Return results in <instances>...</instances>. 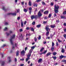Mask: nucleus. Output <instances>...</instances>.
Returning <instances> with one entry per match:
<instances>
[{
  "mask_svg": "<svg viewBox=\"0 0 66 66\" xmlns=\"http://www.w3.org/2000/svg\"><path fill=\"white\" fill-rule=\"evenodd\" d=\"M54 11L55 13H54V17H55L56 16V13H57L59 12V6L57 5L56 6V5H55L54 6Z\"/></svg>",
  "mask_w": 66,
  "mask_h": 66,
  "instance_id": "nucleus-1",
  "label": "nucleus"
},
{
  "mask_svg": "<svg viewBox=\"0 0 66 66\" xmlns=\"http://www.w3.org/2000/svg\"><path fill=\"white\" fill-rule=\"evenodd\" d=\"M15 38V35H13L12 36H11V38L10 40V43L12 45H13V39Z\"/></svg>",
  "mask_w": 66,
  "mask_h": 66,
  "instance_id": "nucleus-2",
  "label": "nucleus"
},
{
  "mask_svg": "<svg viewBox=\"0 0 66 66\" xmlns=\"http://www.w3.org/2000/svg\"><path fill=\"white\" fill-rule=\"evenodd\" d=\"M33 50V49H31L29 51V53L28 54V55H29L30 56H31V53L32 52Z\"/></svg>",
  "mask_w": 66,
  "mask_h": 66,
  "instance_id": "nucleus-3",
  "label": "nucleus"
},
{
  "mask_svg": "<svg viewBox=\"0 0 66 66\" xmlns=\"http://www.w3.org/2000/svg\"><path fill=\"white\" fill-rule=\"evenodd\" d=\"M8 15H13V16H16V14L15 13H9L7 14Z\"/></svg>",
  "mask_w": 66,
  "mask_h": 66,
  "instance_id": "nucleus-4",
  "label": "nucleus"
},
{
  "mask_svg": "<svg viewBox=\"0 0 66 66\" xmlns=\"http://www.w3.org/2000/svg\"><path fill=\"white\" fill-rule=\"evenodd\" d=\"M27 56V58H26V62H28V60L30 59V57L31 56H30V55H28Z\"/></svg>",
  "mask_w": 66,
  "mask_h": 66,
  "instance_id": "nucleus-5",
  "label": "nucleus"
},
{
  "mask_svg": "<svg viewBox=\"0 0 66 66\" xmlns=\"http://www.w3.org/2000/svg\"><path fill=\"white\" fill-rule=\"evenodd\" d=\"M42 16V14L40 13V12L39 11L38 13V17L39 18L40 17H41Z\"/></svg>",
  "mask_w": 66,
  "mask_h": 66,
  "instance_id": "nucleus-6",
  "label": "nucleus"
},
{
  "mask_svg": "<svg viewBox=\"0 0 66 66\" xmlns=\"http://www.w3.org/2000/svg\"><path fill=\"white\" fill-rule=\"evenodd\" d=\"M25 53V52L24 51V50L22 51L21 52V54L23 56V55H24Z\"/></svg>",
  "mask_w": 66,
  "mask_h": 66,
  "instance_id": "nucleus-7",
  "label": "nucleus"
},
{
  "mask_svg": "<svg viewBox=\"0 0 66 66\" xmlns=\"http://www.w3.org/2000/svg\"><path fill=\"white\" fill-rule=\"evenodd\" d=\"M49 35V31H47L46 32V39L47 38V37L48 36V35Z\"/></svg>",
  "mask_w": 66,
  "mask_h": 66,
  "instance_id": "nucleus-8",
  "label": "nucleus"
},
{
  "mask_svg": "<svg viewBox=\"0 0 66 66\" xmlns=\"http://www.w3.org/2000/svg\"><path fill=\"white\" fill-rule=\"evenodd\" d=\"M45 29L47 31H50V29H49V28L48 27H46Z\"/></svg>",
  "mask_w": 66,
  "mask_h": 66,
  "instance_id": "nucleus-9",
  "label": "nucleus"
},
{
  "mask_svg": "<svg viewBox=\"0 0 66 66\" xmlns=\"http://www.w3.org/2000/svg\"><path fill=\"white\" fill-rule=\"evenodd\" d=\"M32 5L34 6H37V4L35 3V2H34L32 4Z\"/></svg>",
  "mask_w": 66,
  "mask_h": 66,
  "instance_id": "nucleus-10",
  "label": "nucleus"
},
{
  "mask_svg": "<svg viewBox=\"0 0 66 66\" xmlns=\"http://www.w3.org/2000/svg\"><path fill=\"white\" fill-rule=\"evenodd\" d=\"M32 10V8L31 7H30L29 8V13L30 14H31V12H32V11H31V10Z\"/></svg>",
  "mask_w": 66,
  "mask_h": 66,
  "instance_id": "nucleus-11",
  "label": "nucleus"
},
{
  "mask_svg": "<svg viewBox=\"0 0 66 66\" xmlns=\"http://www.w3.org/2000/svg\"><path fill=\"white\" fill-rule=\"evenodd\" d=\"M5 64V62L4 61H3L1 63V66H4Z\"/></svg>",
  "mask_w": 66,
  "mask_h": 66,
  "instance_id": "nucleus-12",
  "label": "nucleus"
},
{
  "mask_svg": "<svg viewBox=\"0 0 66 66\" xmlns=\"http://www.w3.org/2000/svg\"><path fill=\"white\" fill-rule=\"evenodd\" d=\"M42 61V59H40L39 60H38V63H41Z\"/></svg>",
  "mask_w": 66,
  "mask_h": 66,
  "instance_id": "nucleus-13",
  "label": "nucleus"
},
{
  "mask_svg": "<svg viewBox=\"0 0 66 66\" xmlns=\"http://www.w3.org/2000/svg\"><path fill=\"white\" fill-rule=\"evenodd\" d=\"M2 9V10H4V11H6V10L5 8V6L3 7Z\"/></svg>",
  "mask_w": 66,
  "mask_h": 66,
  "instance_id": "nucleus-14",
  "label": "nucleus"
},
{
  "mask_svg": "<svg viewBox=\"0 0 66 66\" xmlns=\"http://www.w3.org/2000/svg\"><path fill=\"white\" fill-rule=\"evenodd\" d=\"M18 55H19V51H16V56H18Z\"/></svg>",
  "mask_w": 66,
  "mask_h": 66,
  "instance_id": "nucleus-15",
  "label": "nucleus"
},
{
  "mask_svg": "<svg viewBox=\"0 0 66 66\" xmlns=\"http://www.w3.org/2000/svg\"><path fill=\"white\" fill-rule=\"evenodd\" d=\"M29 5L30 6H31L32 5V3L30 1H29Z\"/></svg>",
  "mask_w": 66,
  "mask_h": 66,
  "instance_id": "nucleus-16",
  "label": "nucleus"
},
{
  "mask_svg": "<svg viewBox=\"0 0 66 66\" xmlns=\"http://www.w3.org/2000/svg\"><path fill=\"white\" fill-rule=\"evenodd\" d=\"M51 27L52 28H54L55 27V25H51Z\"/></svg>",
  "mask_w": 66,
  "mask_h": 66,
  "instance_id": "nucleus-17",
  "label": "nucleus"
},
{
  "mask_svg": "<svg viewBox=\"0 0 66 66\" xmlns=\"http://www.w3.org/2000/svg\"><path fill=\"white\" fill-rule=\"evenodd\" d=\"M48 11H46L44 12V14H48Z\"/></svg>",
  "mask_w": 66,
  "mask_h": 66,
  "instance_id": "nucleus-18",
  "label": "nucleus"
},
{
  "mask_svg": "<svg viewBox=\"0 0 66 66\" xmlns=\"http://www.w3.org/2000/svg\"><path fill=\"white\" fill-rule=\"evenodd\" d=\"M31 19L32 20H33L34 18V15H32L31 17Z\"/></svg>",
  "mask_w": 66,
  "mask_h": 66,
  "instance_id": "nucleus-19",
  "label": "nucleus"
},
{
  "mask_svg": "<svg viewBox=\"0 0 66 66\" xmlns=\"http://www.w3.org/2000/svg\"><path fill=\"white\" fill-rule=\"evenodd\" d=\"M51 54V53H48L47 54H46V56H48L49 55H50Z\"/></svg>",
  "mask_w": 66,
  "mask_h": 66,
  "instance_id": "nucleus-20",
  "label": "nucleus"
},
{
  "mask_svg": "<svg viewBox=\"0 0 66 66\" xmlns=\"http://www.w3.org/2000/svg\"><path fill=\"white\" fill-rule=\"evenodd\" d=\"M63 58H64V55H61L60 57V59H63Z\"/></svg>",
  "mask_w": 66,
  "mask_h": 66,
  "instance_id": "nucleus-21",
  "label": "nucleus"
},
{
  "mask_svg": "<svg viewBox=\"0 0 66 66\" xmlns=\"http://www.w3.org/2000/svg\"><path fill=\"white\" fill-rule=\"evenodd\" d=\"M21 26L22 27H23V23L22 22H21Z\"/></svg>",
  "mask_w": 66,
  "mask_h": 66,
  "instance_id": "nucleus-22",
  "label": "nucleus"
},
{
  "mask_svg": "<svg viewBox=\"0 0 66 66\" xmlns=\"http://www.w3.org/2000/svg\"><path fill=\"white\" fill-rule=\"evenodd\" d=\"M54 47H51V50L52 51H53V50H54Z\"/></svg>",
  "mask_w": 66,
  "mask_h": 66,
  "instance_id": "nucleus-23",
  "label": "nucleus"
},
{
  "mask_svg": "<svg viewBox=\"0 0 66 66\" xmlns=\"http://www.w3.org/2000/svg\"><path fill=\"white\" fill-rule=\"evenodd\" d=\"M41 26V24H39L38 25H37V28H40V26Z\"/></svg>",
  "mask_w": 66,
  "mask_h": 66,
  "instance_id": "nucleus-24",
  "label": "nucleus"
},
{
  "mask_svg": "<svg viewBox=\"0 0 66 66\" xmlns=\"http://www.w3.org/2000/svg\"><path fill=\"white\" fill-rule=\"evenodd\" d=\"M65 16H61V19H64L65 18Z\"/></svg>",
  "mask_w": 66,
  "mask_h": 66,
  "instance_id": "nucleus-25",
  "label": "nucleus"
},
{
  "mask_svg": "<svg viewBox=\"0 0 66 66\" xmlns=\"http://www.w3.org/2000/svg\"><path fill=\"white\" fill-rule=\"evenodd\" d=\"M7 30V27H5L4 29V31H6Z\"/></svg>",
  "mask_w": 66,
  "mask_h": 66,
  "instance_id": "nucleus-26",
  "label": "nucleus"
},
{
  "mask_svg": "<svg viewBox=\"0 0 66 66\" xmlns=\"http://www.w3.org/2000/svg\"><path fill=\"white\" fill-rule=\"evenodd\" d=\"M31 31H33V32H34V28H33L32 27L31 28Z\"/></svg>",
  "mask_w": 66,
  "mask_h": 66,
  "instance_id": "nucleus-27",
  "label": "nucleus"
},
{
  "mask_svg": "<svg viewBox=\"0 0 66 66\" xmlns=\"http://www.w3.org/2000/svg\"><path fill=\"white\" fill-rule=\"evenodd\" d=\"M34 18H35V19H37V15H34Z\"/></svg>",
  "mask_w": 66,
  "mask_h": 66,
  "instance_id": "nucleus-28",
  "label": "nucleus"
},
{
  "mask_svg": "<svg viewBox=\"0 0 66 66\" xmlns=\"http://www.w3.org/2000/svg\"><path fill=\"white\" fill-rule=\"evenodd\" d=\"M57 53L56 52H54L53 53V55H55L57 54Z\"/></svg>",
  "mask_w": 66,
  "mask_h": 66,
  "instance_id": "nucleus-29",
  "label": "nucleus"
},
{
  "mask_svg": "<svg viewBox=\"0 0 66 66\" xmlns=\"http://www.w3.org/2000/svg\"><path fill=\"white\" fill-rule=\"evenodd\" d=\"M62 62H64V64H66V60H64L62 61Z\"/></svg>",
  "mask_w": 66,
  "mask_h": 66,
  "instance_id": "nucleus-30",
  "label": "nucleus"
},
{
  "mask_svg": "<svg viewBox=\"0 0 66 66\" xmlns=\"http://www.w3.org/2000/svg\"><path fill=\"white\" fill-rule=\"evenodd\" d=\"M38 39L39 40H40V39H41V36L39 35L38 36Z\"/></svg>",
  "mask_w": 66,
  "mask_h": 66,
  "instance_id": "nucleus-31",
  "label": "nucleus"
},
{
  "mask_svg": "<svg viewBox=\"0 0 66 66\" xmlns=\"http://www.w3.org/2000/svg\"><path fill=\"white\" fill-rule=\"evenodd\" d=\"M61 52H62V53H64V52H65V50L62 49L61 50Z\"/></svg>",
  "mask_w": 66,
  "mask_h": 66,
  "instance_id": "nucleus-32",
  "label": "nucleus"
},
{
  "mask_svg": "<svg viewBox=\"0 0 66 66\" xmlns=\"http://www.w3.org/2000/svg\"><path fill=\"white\" fill-rule=\"evenodd\" d=\"M52 58L54 59V60H56V56H54V57H52Z\"/></svg>",
  "mask_w": 66,
  "mask_h": 66,
  "instance_id": "nucleus-33",
  "label": "nucleus"
},
{
  "mask_svg": "<svg viewBox=\"0 0 66 66\" xmlns=\"http://www.w3.org/2000/svg\"><path fill=\"white\" fill-rule=\"evenodd\" d=\"M23 11L24 12H27V11H28V10H27L26 9H24Z\"/></svg>",
  "mask_w": 66,
  "mask_h": 66,
  "instance_id": "nucleus-34",
  "label": "nucleus"
},
{
  "mask_svg": "<svg viewBox=\"0 0 66 66\" xmlns=\"http://www.w3.org/2000/svg\"><path fill=\"white\" fill-rule=\"evenodd\" d=\"M52 15V14H50L48 16V17L49 18H50L51 17V16Z\"/></svg>",
  "mask_w": 66,
  "mask_h": 66,
  "instance_id": "nucleus-35",
  "label": "nucleus"
},
{
  "mask_svg": "<svg viewBox=\"0 0 66 66\" xmlns=\"http://www.w3.org/2000/svg\"><path fill=\"white\" fill-rule=\"evenodd\" d=\"M31 49H33H33L35 48V46H33L32 47H31Z\"/></svg>",
  "mask_w": 66,
  "mask_h": 66,
  "instance_id": "nucleus-36",
  "label": "nucleus"
},
{
  "mask_svg": "<svg viewBox=\"0 0 66 66\" xmlns=\"http://www.w3.org/2000/svg\"><path fill=\"white\" fill-rule=\"evenodd\" d=\"M4 24L5 25H8V24H9V23L7 22H6Z\"/></svg>",
  "mask_w": 66,
  "mask_h": 66,
  "instance_id": "nucleus-37",
  "label": "nucleus"
},
{
  "mask_svg": "<svg viewBox=\"0 0 66 66\" xmlns=\"http://www.w3.org/2000/svg\"><path fill=\"white\" fill-rule=\"evenodd\" d=\"M5 34H6L7 36H9V35L10 34L9 33L7 32H6L5 33Z\"/></svg>",
  "mask_w": 66,
  "mask_h": 66,
  "instance_id": "nucleus-38",
  "label": "nucleus"
},
{
  "mask_svg": "<svg viewBox=\"0 0 66 66\" xmlns=\"http://www.w3.org/2000/svg\"><path fill=\"white\" fill-rule=\"evenodd\" d=\"M44 49V48H43L42 49H41L40 51V52H42V51H43Z\"/></svg>",
  "mask_w": 66,
  "mask_h": 66,
  "instance_id": "nucleus-39",
  "label": "nucleus"
},
{
  "mask_svg": "<svg viewBox=\"0 0 66 66\" xmlns=\"http://www.w3.org/2000/svg\"><path fill=\"white\" fill-rule=\"evenodd\" d=\"M63 37H64V38H66V34H64L63 35Z\"/></svg>",
  "mask_w": 66,
  "mask_h": 66,
  "instance_id": "nucleus-40",
  "label": "nucleus"
},
{
  "mask_svg": "<svg viewBox=\"0 0 66 66\" xmlns=\"http://www.w3.org/2000/svg\"><path fill=\"white\" fill-rule=\"evenodd\" d=\"M21 4L22 5H24V2H21Z\"/></svg>",
  "mask_w": 66,
  "mask_h": 66,
  "instance_id": "nucleus-41",
  "label": "nucleus"
},
{
  "mask_svg": "<svg viewBox=\"0 0 66 66\" xmlns=\"http://www.w3.org/2000/svg\"><path fill=\"white\" fill-rule=\"evenodd\" d=\"M54 43H53V42H52V47H53V46H54Z\"/></svg>",
  "mask_w": 66,
  "mask_h": 66,
  "instance_id": "nucleus-42",
  "label": "nucleus"
},
{
  "mask_svg": "<svg viewBox=\"0 0 66 66\" xmlns=\"http://www.w3.org/2000/svg\"><path fill=\"white\" fill-rule=\"evenodd\" d=\"M63 15H65V14H66V11H65L64 12H63Z\"/></svg>",
  "mask_w": 66,
  "mask_h": 66,
  "instance_id": "nucleus-43",
  "label": "nucleus"
},
{
  "mask_svg": "<svg viewBox=\"0 0 66 66\" xmlns=\"http://www.w3.org/2000/svg\"><path fill=\"white\" fill-rule=\"evenodd\" d=\"M42 3L43 5H46V3L44 2H42Z\"/></svg>",
  "mask_w": 66,
  "mask_h": 66,
  "instance_id": "nucleus-44",
  "label": "nucleus"
},
{
  "mask_svg": "<svg viewBox=\"0 0 66 66\" xmlns=\"http://www.w3.org/2000/svg\"><path fill=\"white\" fill-rule=\"evenodd\" d=\"M34 39L35 40V42H36L37 41V38H36V37H35L34 38Z\"/></svg>",
  "mask_w": 66,
  "mask_h": 66,
  "instance_id": "nucleus-45",
  "label": "nucleus"
},
{
  "mask_svg": "<svg viewBox=\"0 0 66 66\" xmlns=\"http://www.w3.org/2000/svg\"><path fill=\"white\" fill-rule=\"evenodd\" d=\"M57 40L58 42H59V43H60L61 42H62V41L60 40H59V39H58Z\"/></svg>",
  "mask_w": 66,
  "mask_h": 66,
  "instance_id": "nucleus-46",
  "label": "nucleus"
},
{
  "mask_svg": "<svg viewBox=\"0 0 66 66\" xmlns=\"http://www.w3.org/2000/svg\"><path fill=\"white\" fill-rule=\"evenodd\" d=\"M50 37L51 38H52V37H53V35H50Z\"/></svg>",
  "mask_w": 66,
  "mask_h": 66,
  "instance_id": "nucleus-47",
  "label": "nucleus"
},
{
  "mask_svg": "<svg viewBox=\"0 0 66 66\" xmlns=\"http://www.w3.org/2000/svg\"><path fill=\"white\" fill-rule=\"evenodd\" d=\"M35 24V22H33L32 23V25H34Z\"/></svg>",
  "mask_w": 66,
  "mask_h": 66,
  "instance_id": "nucleus-48",
  "label": "nucleus"
},
{
  "mask_svg": "<svg viewBox=\"0 0 66 66\" xmlns=\"http://www.w3.org/2000/svg\"><path fill=\"white\" fill-rule=\"evenodd\" d=\"M47 50H46L44 52H43V54L46 53V52H47Z\"/></svg>",
  "mask_w": 66,
  "mask_h": 66,
  "instance_id": "nucleus-49",
  "label": "nucleus"
},
{
  "mask_svg": "<svg viewBox=\"0 0 66 66\" xmlns=\"http://www.w3.org/2000/svg\"><path fill=\"white\" fill-rule=\"evenodd\" d=\"M5 46H6V44H4L3 46H2V47H5Z\"/></svg>",
  "mask_w": 66,
  "mask_h": 66,
  "instance_id": "nucleus-50",
  "label": "nucleus"
},
{
  "mask_svg": "<svg viewBox=\"0 0 66 66\" xmlns=\"http://www.w3.org/2000/svg\"><path fill=\"white\" fill-rule=\"evenodd\" d=\"M26 29L28 30L30 29V28H29V27H27L26 28Z\"/></svg>",
  "mask_w": 66,
  "mask_h": 66,
  "instance_id": "nucleus-51",
  "label": "nucleus"
},
{
  "mask_svg": "<svg viewBox=\"0 0 66 66\" xmlns=\"http://www.w3.org/2000/svg\"><path fill=\"white\" fill-rule=\"evenodd\" d=\"M12 32H12V31H9V33L10 34H11V33H12Z\"/></svg>",
  "mask_w": 66,
  "mask_h": 66,
  "instance_id": "nucleus-52",
  "label": "nucleus"
},
{
  "mask_svg": "<svg viewBox=\"0 0 66 66\" xmlns=\"http://www.w3.org/2000/svg\"><path fill=\"white\" fill-rule=\"evenodd\" d=\"M41 1V0H36L37 2H40Z\"/></svg>",
  "mask_w": 66,
  "mask_h": 66,
  "instance_id": "nucleus-53",
  "label": "nucleus"
},
{
  "mask_svg": "<svg viewBox=\"0 0 66 66\" xmlns=\"http://www.w3.org/2000/svg\"><path fill=\"white\" fill-rule=\"evenodd\" d=\"M28 47H26V48H25V51H26L27 50V48Z\"/></svg>",
  "mask_w": 66,
  "mask_h": 66,
  "instance_id": "nucleus-54",
  "label": "nucleus"
},
{
  "mask_svg": "<svg viewBox=\"0 0 66 66\" xmlns=\"http://www.w3.org/2000/svg\"><path fill=\"white\" fill-rule=\"evenodd\" d=\"M20 32H22V29H20Z\"/></svg>",
  "mask_w": 66,
  "mask_h": 66,
  "instance_id": "nucleus-55",
  "label": "nucleus"
},
{
  "mask_svg": "<svg viewBox=\"0 0 66 66\" xmlns=\"http://www.w3.org/2000/svg\"><path fill=\"white\" fill-rule=\"evenodd\" d=\"M56 45L57 46H59V45L58 44V42H57L56 43Z\"/></svg>",
  "mask_w": 66,
  "mask_h": 66,
  "instance_id": "nucleus-56",
  "label": "nucleus"
},
{
  "mask_svg": "<svg viewBox=\"0 0 66 66\" xmlns=\"http://www.w3.org/2000/svg\"><path fill=\"white\" fill-rule=\"evenodd\" d=\"M59 22V20H56V22H57V23Z\"/></svg>",
  "mask_w": 66,
  "mask_h": 66,
  "instance_id": "nucleus-57",
  "label": "nucleus"
},
{
  "mask_svg": "<svg viewBox=\"0 0 66 66\" xmlns=\"http://www.w3.org/2000/svg\"><path fill=\"white\" fill-rule=\"evenodd\" d=\"M19 11H20V10H19V9H18L17 10V12L18 13V12H19Z\"/></svg>",
  "mask_w": 66,
  "mask_h": 66,
  "instance_id": "nucleus-58",
  "label": "nucleus"
},
{
  "mask_svg": "<svg viewBox=\"0 0 66 66\" xmlns=\"http://www.w3.org/2000/svg\"><path fill=\"white\" fill-rule=\"evenodd\" d=\"M20 18V17H18L17 19L18 20H19Z\"/></svg>",
  "mask_w": 66,
  "mask_h": 66,
  "instance_id": "nucleus-59",
  "label": "nucleus"
},
{
  "mask_svg": "<svg viewBox=\"0 0 66 66\" xmlns=\"http://www.w3.org/2000/svg\"><path fill=\"white\" fill-rule=\"evenodd\" d=\"M63 25L64 26H66V23H64Z\"/></svg>",
  "mask_w": 66,
  "mask_h": 66,
  "instance_id": "nucleus-60",
  "label": "nucleus"
},
{
  "mask_svg": "<svg viewBox=\"0 0 66 66\" xmlns=\"http://www.w3.org/2000/svg\"><path fill=\"white\" fill-rule=\"evenodd\" d=\"M47 23V22L46 21H44L43 22V23Z\"/></svg>",
  "mask_w": 66,
  "mask_h": 66,
  "instance_id": "nucleus-61",
  "label": "nucleus"
},
{
  "mask_svg": "<svg viewBox=\"0 0 66 66\" xmlns=\"http://www.w3.org/2000/svg\"><path fill=\"white\" fill-rule=\"evenodd\" d=\"M24 66V64H21L20 65V66Z\"/></svg>",
  "mask_w": 66,
  "mask_h": 66,
  "instance_id": "nucleus-62",
  "label": "nucleus"
},
{
  "mask_svg": "<svg viewBox=\"0 0 66 66\" xmlns=\"http://www.w3.org/2000/svg\"><path fill=\"white\" fill-rule=\"evenodd\" d=\"M51 5H53V3H51Z\"/></svg>",
  "mask_w": 66,
  "mask_h": 66,
  "instance_id": "nucleus-63",
  "label": "nucleus"
},
{
  "mask_svg": "<svg viewBox=\"0 0 66 66\" xmlns=\"http://www.w3.org/2000/svg\"><path fill=\"white\" fill-rule=\"evenodd\" d=\"M64 32H66V29H65L64 30Z\"/></svg>",
  "mask_w": 66,
  "mask_h": 66,
  "instance_id": "nucleus-64",
  "label": "nucleus"
}]
</instances>
